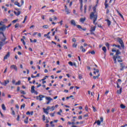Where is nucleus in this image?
I'll return each instance as SVG.
<instances>
[{"mask_svg":"<svg viewBox=\"0 0 127 127\" xmlns=\"http://www.w3.org/2000/svg\"><path fill=\"white\" fill-rule=\"evenodd\" d=\"M117 59H118V62H123V61L122 60V58L120 56H116Z\"/></svg>","mask_w":127,"mask_h":127,"instance_id":"obj_11","label":"nucleus"},{"mask_svg":"<svg viewBox=\"0 0 127 127\" xmlns=\"http://www.w3.org/2000/svg\"><path fill=\"white\" fill-rule=\"evenodd\" d=\"M84 13H86V12H87V5H85L84 6Z\"/></svg>","mask_w":127,"mask_h":127,"instance_id":"obj_33","label":"nucleus"},{"mask_svg":"<svg viewBox=\"0 0 127 127\" xmlns=\"http://www.w3.org/2000/svg\"><path fill=\"white\" fill-rule=\"evenodd\" d=\"M24 108H25V104H23V105H22L21 106V108H20V109H21V110L23 108V109H24Z\"/></svg>","mask_w":127,"mask_h":127,"instance_id":"obj_38","label":"nucleus"},{"mask_svg":"<svg viewBox=\"0 0 127 127\" xmlns=\"http://www.w3.org/2000/svg\"><path fill=\"white\" fill-rule=\"evenodd\" d=\"M46 98V100H47V101H53V99L52 98H51V97H46L45 96Z\"/></svg>","mask_w":127,"mask_h":127,"instance_id":"obj_13","label":"nucleus"},{"mask_svg":"<svg viewBox=\"0 0 127 127\" xmlns=\"http://www.w3.org/2000/svg\"><path fill=\"white\" fill-rule=\"evenodd\" d=\"M85 20H86L85 17H82L80 19V22H82V23H84V22H85Z\"/></svg>","mask_w":127,"mask_h":127,"instance_id":"obj_9","label":"nucleus"},{"mask_svg":"<svg viewBox=\"0 0 127 127\" xmlns=\"http://www.w3.org/2000/svg\"><path fill=\"white\" fill-rule=\"evenodd\" d=\"M0 34H2V37H0V49H1V47L4 45V44H6L7 43V42H5V40H6V37H5V36L4 35V34L3 32H0Z\"/></svg>","mask_w":127,"mask_h":127,"instance_id":"obj_2","label":"nucleus"},{"mask_svg":"<svg viewBox=\"0 0 127 127\" xmlns=\"http://www.w3.org/2000/svg\"><path fill=\"white\" fill-rule=\"evenodd\" d=\"M105 8H107L108 6H109V4L108 3H105Z\"/></svg>","mask_w":127,"mask_h":127,"instance_id":"obj_51","label":"nucleus"},{"mask_svg":"<svg viewBox=\"0 0 127 127\" xmlns=\"http://www.w3.org/2000/svg\"><path fill=\"white\" fill-rule=\"evenodd\" d=\"M19 26V23H16L15 25V28H17V27H18Z\"/></svg>","mask_w":127,"mask_h":127,"instance_id":"obj_39","label":"nucleus"},{"mask_svg":"<svg viewBox=\"0 0 127 127\" xmlns=\"http://www.w3.org/2000/svg\"><path fill=\"white\" fill-rule=\"evenodd\" d=\"M119 54H121V52L119 50H117L116 51V56H119Z\"/></svg>","mask_w":127,"mask_h":127,"instance_id":"obj_20","label":"nucleus"},{"mask_svg":"<svg viewBox=\"0 0 127 127\" xmlns=\"http://www.w3.org/2000/svg\"><path fill=\"white\" fill-rule=\"evenodd\" d=\"M113 59L114 61V63H117V57L116 56H113Z\"/></svg>","mask_w":127,"mask_h":127,"instance_id":"obj_26","label":"nucleus"},{"mask_svg":"<svg viewBox=\"0 0 127 127\" xmlns=\"http://www.w3.org/2000/svg\"><path fill=\"white\" fill-rule=\"evenodd\" d=\"M6 29V26L5 25H2V26L0 27V32H3L2 31H4Z\"/></svg>","mask_w":127,"mask_h":127,"instance_id":"obj_5","label":"nucleus"},{"mask_svg":"<svg viewBox=\"0 0 127 127\" xmlns=\"http://www.w3.org/2000/svg\"><path fill=\"white\" fill-rule=\"evenodd\" d=\"M85 111H88V106H86L85 107Z\"/></svg>","mask_w":127,"mask_h":127,"instance_id":"obj_63","label":"nucleus"},{"mask_svg":"<svg viewBox=\"0 0 127 127\" xmlns=\"http://www.w3.org/2000/svg\"><path fill=\"white\" fill-rule=\"evenodd\" d=\"M14 14H15V15H17V16H18V15H19V14H20L21 12H20V11H18L17 12H16V11H14Z\"/></svg>","mask_w":127,"mask_h":127,"instance_id":"obj_16","label":"nucleus"},{"mask_svg":"<svg viewBox=\"0 0 127 127\" xmlns=\"http://www.w3.org/2000/svg\"><path fill=\"white\" fill-rule=\"evenodd\" d=\"M120 65H121V67L120 70H121V71H123V70H124V68H125V64H123V63H121Z\"/></svg>","mask_w":127,"mask_h":127,"instance_id":"obj_12","label":"nucleus"},{"mask_svg":"<svg viewBox=\"0 0 127 127\" xmlns=\"http://www.w3.org/2000/svg\"><path fill=\"white\" fill-rule=\"evenodd\" d=\"M35 87L34 86H32L31 87V93H35Z\"/></svg>","mask_w":127,"mask_h":127,"instance_id":"obj_15","label":"nucleus"},{"mask_svg":"<svg viewBox=\"0 0 127 127\" xmlns=\"http://www.w3.org/2000/svg\"><path fill=\"white\" fill-rule=\"evenodd\" d=\"M92 108L93 109V112H97V110H96V108L94 106H92Z\"/></svg>","mask_w":127,"mask_h":127,"instance_id":"obj_50","label":"nucleus"},{"mask_svg":"<svg viewBox=\"0 0 127 127\" xmlns=\"http://www.w3.org/2000/svg\"><path fill=\"white\" fill-rule=\"evenodd\" d=\"M78 78H79V79H80V80H81V79H82V75L79 74L78 75Z\"/></svg>","mask_w":127,"mask_h":127,"instance_id":"obj_56","label":"nucleus"},{"mask_svg":"<svg viewBox=\"0 0 127 127\" xmlns=\"http://www.w3.org/2000/svg\"><path fill=\"white\" fill-rule=\"evenodd\" d=\"M1 85H2L3 86H6L5 84L6 83H5L4 82H0Z\"/></svg>","mask_w":127,"mask_h":127,"instance_id":"obj_54","label":"nucleus"},{"mask_svg":"<svg viewBox=\"0 0 127 127\" xmlns=\"http://www.w3.org/2000/svg\"><path fill=\"white\" fill-rule=\"evenodd\" d=\"M36 34H37V32H34V33L33 34V36H35V35H36Z\"/></svg>","mask_w":127,"mask_h":127,"instance_id":"obj_61","label":"nucleus"},{"mask_svg":"<svg viewBox=\"0 0 127 127\" xmlns=\"http://www.w3.org/2000/svg\"><path fill=\"white\" fill-rule=\"evenodd\" d=\"M25 124H28V117H26L25 120L24 121Z\"/></svg>","mask_w":127,"mask_h":127,"instance_id":"obj_27","label":"nucleus"},{"mask_svg":"<svg viewBox=\"0 0 127 127\" xmlns=\"http://www.w3.org/2000/svg\"><path fill=\"white\" fill-rule=\"evenodd\" d=\"M17 120L18 121H19V115H17Z\"/></svg>","mask_w":127,"mask_h":127,"instance_id":"obj_62","label":"nucleus"},{"mask_svg":"<svg viewBox=\"0 0 127 127\" xmlns=\"http://www.w3.org/2000/svg\"><path fill=\"white\" fill-rule=\"evenodd\" d=\"M106 21H107V24H108V26H110V25H111V21H110V20H109V19H107V20H106Z\"/></svg>","mask_w":127,"mask_h":127,"instance_id":"obj_23","label":"nucleus"},{"mask_svg":"<svg viewBox=\"0 0 127 127\" xmlns=\"http://www.w3.org/2000/svg\"><path fill=\"white\" fill-rule=\"evenodd\" d=\"M50 107L48 106L46 110H47V111H48L49 110H50Z\"/></svg>","mask_w":127,"mask_h":127,"instance_id":"obj_60","label":"nucleus"},{"mask_svg":"<svg viewBox=\"0 0 127 127\" xmlns=\"http://www.w3.org/2000/svg\"><path fill=\"white\" fill-rule=\"evenodd\" d=\"M118 42L121 44V47H122V48L123 49H125V44H124V42H123V40H121V38H118Z\"/></svg>","mask_w":127,"mask_h":127,"instance_id":"obj_4","label":"nucleus"},{"mask_svg":"<svg viewBox=\"0 0 127 127\" xmlns=\"http://www.w3.org/2000/svg\"><path fill=\"white\" fill-rule=\"evenodd\" d=\"M18 19H15L12 21V23H16V22L18 21Z\"/></svg>","mask_w":127,"mask_h":127,"instance_id":"obj_49","label":"nucleus"},{"mask_svg":"<svg viewBox=\"0 0 127 127\" xmlns=\"http://www.w3.org/2000/svg\"><path fill=\"white\" fill-rule=\"evenodd\" d=\"M72 42H76V39L75 38H73L72 39Z\"/></svg>","mask_w":127,"mask_h":127,"instance_id":"obj_48","label":"nucleus"},{"mask_svg":"<svg viewBox=\"0 0 127 127\" xmlns=\"http://www.w3.org/2000/svg\"><path fill=\"white\" fill-rule=\"evenodd\" d=\"M106 46H107V47H108V49H109V47L110 46V44H109V43H106Z\"/></svg>","mask_w":127,"mask_h":127,"instance_id":"obj_47","label":"nucleus"},{"mask_svg":"<svg viewBox=\"0 0 127 127\" xmlns=\"http://www.w3.org/2000/svg\"><path fill=\"white\" fill-rule=\"evenodd\" d=\"M20 92L21 94H23V95H25V94H26L23 90H21Z\"/></svg>","mask_w":127,"mask_h":127,"instance_id":"obj_43","label":"nucleus"},{"mask_svg":"<svg viewBox=\"0 0 127 127\" xmlns=\"http://www.w3.org/2000/svg\"><path fill=\"white\" fill-rule=\"evenodd\" d=\"M21 41L23 43V45H25V42L24 41V40H23V39H21Z\"/></svg>","mask_w":127,"mask_h":127,"instance_id":"obj_40","label":"nucleus"},{"mask_svg":"<svg viewBox=\"0 0 127 127\" xmlns=\"http://www.w3.org/2000/svg\"><path fill=\"white\" fill-rule=\"evenodd\" d=\"M96 30V26H94L93 27H91L90 29V31H95Z\"/></svg>","mask_w":127,"mask_h":127,"instance_id":"obj_25","label":"nucleus"},{"mask_svg":"<svg viewBox=\"0 0 127 127\" xmlns=\"http://www.w3.org/2000/svg\"><path fill=\"white\" fill-rule=\"evenodd\" d=\"M93 74H94V75H99V74H100L99 69H97L95 71H94L93 72Z\"/></svg>","mask_w":127,"mask_h":127,"instance_id":"obj_10","label":"nucleus"},{"mask_svg":"<svg viewBox=\"0 0 127 127\" xmlns=\"http://www.w3.org/2000/svg\"><path fill=\"white\" fill-rule=\"evenodd\" d=\"M1 108L3 111H6V108H5V106L3 104H2Z\"/></svg>","mask_w":127,"mask_h":127,"instance_id":"obj_22","label":"nucleus"},{"mask_svg":"<svg viewBox=\"0 0 127 127\" xmlns=\"http://www.w3.org/2000/svg\"><path fill=\"white\" fill-rule=\"evenodd\" d=\"M70 22L72 25H73L74 26H76V22H75V20H71L70 21Z\"/></svg>","mask_w":127,"mask_h":127,"instance_id":"obj_14","label":"nucleus"},{"mask_svg":"<svg viewBox=\"0 0 127 127\" xmlns=\"http://www.w3.org/2000/svg\"><path fill=\"white\" fill-rule=\"evenodd\" d=\"M122 91H123V88H121L120 89V90L117 91V93L118 94H121L122 93Z\"/></svg>","mask_w":127,"mask_h":127,"instance_id":"obj_30","label":"nucleus"},{"mask_svg":"<svg viewBox=\"0 0 127 127\" xmlns=\"http://www.w3.org/2000/svg\"><path fill=\"white\" fill-rule=\"evenodd\" d=\"M95 124H97L98 126H101V121H100V120H98L94 123V125H95Z\"/></svg>","mask_w":127,"mask_h":127,"instance_id":"obj_17","label":"nucleus"},{"mask_svg":"<svg viewBox=\"0 0 127 127\" xmlns=\"http://www.w3.org/2000/svg\"><path fill=\"white\" fill-rule=\"evenodd\" d=\"M112 52H117V50L115 49H112Z\"/></svg>","mask_w":127,"mask_h":127,"instance_id":"obj_53","label":"nucleus"},{"mask_svg":"<svg viewBox=\"0 0 127 127\" xmlns=\"http://www.w3.org/2000/svg\"><path fill=\"white\" fill-rule=\"evenodd\" d=\"M87 53H91V54H92V55H94L95 54V52L94 51H92V52H88Z\"/></svg>","mask_w":127,"mask_h":127,"instance_id":"obj_31","label":"nucleus"},{"mask_svg":"<svg viewBox=\"0 0 127 127\" xmlns=\"http://www.w3.org/2000/svg\"><path fill=\"white\" fill-rule=\"evenodd\" d=\"M100 73H98L97 75L93 76V79H94V80H96V79H99V77H100Z\"/></svg>","mask_w":127,"mask_h":127,"instance_id":"obj_18","label":"nucleus"},{"mask_svg":"<svg viewBox=\"0 0 127 127\" xmlns=\"http://www.w3.org/2000/svg\"><path fill=\"white\" fill-rule=\"evenodd\" d=\"M80 49H81L82 52H86V50L84 49V47H83V46H80Z\"/></svg>","mask_w":127,"mask_h":127,"instance_id":"obj_19","label":"nucleus"},{"mask_svg":"<svg viewBox=\"0 0 127 127\" xmlns=\"http://www.w3.org/2000/svg\"><path fill=\"white\" fill-rule=\"evenodd\" d=\"M116 11H117V12L118 13V14H119L120 16H121V17H122V18H123V19H124V16H123V15H122V14H121V13H120V11H119L118 10H116Z\"/></svg>","mask_w":127,"mask_h":127,"instance_id":"obj_21","label":"nucleus"},{"mask_svg":"<svg viewBox=\"0 0 127 127\" xmlns=\"http://www.w3.org/2000/svg\"><path fill=\"white\" fill-rule=\"evenodd\" d=\"M5 84V86H6V85H7V84H8V83H9V80H4V82Z\"/></svg>","mask_w":127,"mask_h":127,"instance_id":"obj_32","label":"nucleus"},{"mask_svg":"<svg viewBox=\"0 0 127 127\" xmlns=\"http://www.w3.org/2000/svg\"><path fill=\"white\" fill-rule=\"evenodd\" d=\"M102 50H103L104 53H106V52H107V48H106V47H103L102 48Z\"/></svg>","mask_w":127,"mask_h":127,"instance_id":"obj_28","label":"nucleus"},{"mask_svg":"<svg viewBox=\"0 0 127 127\" xmlns=\"http://www.w3.org/2000/svg\"><path fill=\"white\" fill-rule=\"evenodd\" d=\"M44 110V113H45V114H46V115H48L49 113L47 112V110L43 108Z\"/></svg>","mask_w":127,"mask_h":127,"instance_id":"obj_35","label":"nucleus"},{"mask_svg":"<svg viewBox=\"0 0 127 127\" xmlns=\"http://www.w3.org/2000/svg\"><path fill=\"white\" fill-rule=\"evenodd\" d=\"M113 46H115V47H118V48H119V49H121V46H120V45H116V44H114L113 45Z\"/></svg>","mask_w":127,"mask_h":127,"instance_id":"obj_29","label":"nucleus"},{"mask_svg":"<svg viewBox=\"0 0 127 127\" xmlns=\"http://www.w3.org/2000/svg\"><path fill=\"white\" fill-rule=\"evenodd\" d=\"M68 64L69 65H70V66H73V63H72L71 62H68Z\"/></svg>","mask_w":127,"mask_h":127,"instance_id":"obj_46","label":"nucleus"},{"mask_svg":"<svg viewBox=\"0 0 127 127\" xmlns=\"http://www.w3.org/2000/svg\"><path fill=\"white\" fill-rule=\"evenodd\" d=\"M46 78H48V76H45L44 78L42 79V81H44V80H46Z\"/></svg>","mask_w":127,"mask_h":127,"instance_id":"obj_44","label":"nucleus"},{"mask_svg":"<svg viewBox=\"0 0 127 127\" xmlns=\"http://www.w3.org/2000/svg\"><path fill=\"white\" fill-rule=\"evenodd\" d=\"M26 114V115H30V112L29 111H28Z\"/></svg>","mask_w":127,"mask_h":127,"instance_id":"obj_64","label":"nucleus"},{"mask_svg":"<svg viewBox=\"0 0 127 127\" xmlns=\"http://www.w3.org/2000/svg\"><path fill=\"white\" fill-rule=\"evenodd\" d=\"M96 6H94L93 8V12H92L90 13V19H93V24H95V25H97V23H96V21H97V19H98V14H95L96 13Z\"/></svg>","mask_w":127,"mask_h":127,"instance_id":"obj_1","label":"nucleus"},{"mask_svg":"<svg viewBox=\"0 0 127 127\" xmlns=\"http://www.w3.org/2000/svg\"><path fill=\"white\" fill-rule=\"evenodd\" d=\"M36 100H39V101H42L43 98H45V96L43 95H40L38 96H36Z\"/></svg>","mask_w":127,"mask_h":127,"instance_id":"obj_3","label":"nucleus"},{"mask_svg":"<svg viewBox=\"0 0 127 127\" xmlns=\"http://www.w3.org/2000/svg\"><path fill=\"white\" fill-rule=\"evenodd\" d=\"M72 47H74V48H76V47H77V44L75 43L73 44Z\"/></svg>","mask_w":127,"mask_h":127,"instance_id":"obj_45","label":"nucleus"},{"mask_svg":"<svg viewBox=\"0 0 127 127\" xmlns=\"http://www.w3.org/2000/svg\"><path fill=\"white\" fill-rule=\"evenodd\" d=\"M80 10L83 11V3H80Z\"/></svg>","mask_w":127,"mask_h":127,"instance_id":"obj_36","label":"nucleus"},{"mask_svg":"<svg viewBox=\"0 0 127 127\" xmlns=\"http://www.w3.org/2000/svg\"><path fill=\"white\" fill-rule=\"evenodd\" d=\"M12 115H13V116H14V115H15V113L14 112V111H13V110L12 111Z\"/></svg>","mask_w":127,"mask_h":127,"instance_id":"obj_58","label":"nucleus"},{"mask_svg":"<svg viewBox=\"0 0 127 127\" xmlns=\"http://www.w3.org/2000/svg\"><path fill=\"white\" fill-rule=\"evenodd\" d=\"M43 121L44 122V121H45V115H43Z\"/></svg>","mask_w":127,"mask_h":127,"instance_id":"obj_57","label":"nucleus"},{"mask_svg":"<svg viewBox=\"0 0 127 127\" xmlns=\"http://www.w3.org/2000/svg\"><path fill=\"white\" fill-rule=\"evenodd\" d=\"M9 56H10V53L9 52H8L7 54L4 57V60L3 61L5 60V59H7Z\"/></svg>","mask_w":127,"mask_h":127,"instance_id":"obj_8","label":"nucleus"},{"mask_svg":"<svg viewBox=\"0 0 127 127\" xmlns=\"http://www.w3.org/2000/svg\"><path fill=\"white\" fill-rule=\"evenodd\" d=\"M120 107L121 109H126V106H125L124 104H121Z\"/></svg>","mask_w":127,"mask_h":127,"instance_id":"obj_34","label":"nucleus"},{"mask_svg":"<svg viewBox=\"0 0 127 127\" xmlns=\"http://www.w3.org/2000/svg\"><path fill=\"white\" fill-rule=\"evenodd\" d=\"M103 121H104L103 117H100V122L103 123Z\"/></svg>","mask_w":127,"mask_h":127,"instance_id":"obj_55","label":"nucleus"},{"mask_svg":"<svg viewBox=\"0 0 127 127\" xmlns=\"http://www.w3.org/2000/svg\"><path fill=\"white\" fill-rule=\"evenodd\" d=\"M10 69H14V70L17 71V66L16 65L12 64L10 67Z\"/></svg>","mask_w":127,"mask_h":127,"instance_id":"obj_6","label":"nucleus"},{"mask_svg":"<svg viewBox=\"0 0 127 127\" xmlns=\"http://www.w3.org/2000/svg\"><path fill=\"white\" fill-rule=\"evenodd\" d=\"M51 111H54V106H52V107L51 108Z\"/></svg>","mask_w":127,"mask_h":127,"instance_id":"obj_59","label":"nucleus"},{"mask_svg":"<svg viewBox=\"0 0 127 127\" xmlns=\"http://www.w3.org/2000/svg\"><path fill=\"white\" fill-rule=\"evenodd\" d=\"M43 28H46V29H47L48 28L49 26L48 25H45L43 26Z\"/></svg>","mask_w":127,"mask_h":127,"instance_id":"obj_37","label":"nucleus"},{"mask_svg":"<svg viewBox=\"0 0 127 127\" xmlns=\"http://www.w3.org/2000/svg\"><path fill=\"white\" fill-rule=\"evenodd\" d=\"M14 4L15 5H17L18 6H19V7H20V6H21V5H19V3L17 1L14 2Z\"/></svg>","mask_w":127,"mask_h":127,"instance_id":"obj_24","label":"nucleus"},{"mask_svg":"<svg viewBox=\"0 0 127 127\" xmlns=\"http://www.w3.org/2000/svg\"><path fill=\"white\" fill-rule=\"evenodd\" d=\"M15 85H20V81H18L17 82H16Z\"/></svg>","mask_w":127,"mask_h":127,"instance_id":"obj_41","label":"nucleus"},{"mask_svg":"<svg viewBox=\"0 0 127 127\" xmlns=\"http://www.w3.org/2000/svg\"><path fill=\"white\" fill-rule=\"evenodd\" d=\"M76 26H77V28H78V29H82V30H84V31L87 30V28H83L80 25H77Z\"/></svg>","mask_w":127,"mask_h":127,"instance_id":"obj_7","label":"nucleus"},{"mask_svg":"<svg viewBox=\"0 0 127 127\" xmlns=\"http://www.w3.org/2000/svg\"><path fill=\"white\" fill-rule=\"evenodd\" d=\"M55 114V112H54V113H51L50 116L52 117H54Z\"/></svg>","mask_w":127,"mask_h":127,"instance_id":"obj_52","label":"nucleus"},{"mask_svg":"<svg viewBox=\"0 0 127 127\" xmlns=\"http://www.w3.org/2000/svg\"><path fill=\"white\" fill-rule=\"evenodd\" d=\"M65 11H66V12H67V14H69V13H70V11H69L68 9H66Z\"/></svg>","mask_w":127,"mask_h":127,"instance_id":"obj_42","label":"nucleus"}]
</instances>
